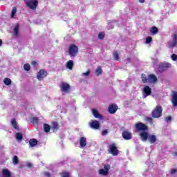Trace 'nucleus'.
I'll use <instances>...</instances> for the list:
<instances>
[{
	"label": "nucleus",
	"mask_w": 177,
	"mask_h": 177,
	"mask_svg": "<svg viewBox=\"0 0 177 177\" xmlns=\"http://www.w3.org/2000/svg\"><path fill=\"white\" fill-rule=\"evenodd\" d=\"M104 32H100L99 35H98V38L99 39H103V38H104Z\"/></svg>",
	"instance_id": "nucleus-34"
},
{
	"label": "nucleus",
	"mask_w": 177,
	"mask_h": 177,
	"mask_svg": "<svg viewBox=\"0 0 177 177\" xmlns=\"http://www.w3.org/2000/svg\"><path fill=\"white\" fill-rule=\"evenodd\" d=\"M2 177H12V173L8 169L2 170Z\"/></svg>",
	"instance_id": "nucleus-17"
},
{
	"label": "nucleus",
	"mask_w": 177,
	"mask_h": 177,
	"mask_svg": "<svg viewBox=\"0 0 177 177\" xmlns=\"http://www.w3.org/2000/svg\"><path fill=\"white\" fill-rule=\"evenodd\" d=\"M171 120H172V118L171 116H167L165 118L166 122H169V121H171Z\"/></svg>",
	"instance_id": "nucleus-40"
},
{
	"label": "nucleus",
	"mask_w": 177,
	"mask_h": 177,
	"mask_svg": "<svg viewBox=\"0 0 177 177\" xmlns=\"http://www.w3.org/2000/svg\"><path fill=\"white\" fill-rule=\"evenodd\" d=\"M171 175H175V174H176V169H172L171 170Z\"/></svg>",
	"instance_id": "nucleus-44"
},
{
	"label": "nucleus",
	"mask_w": 177,
	"mask_h": 177,
	"mask_svg": "<svg viewBox=\"0 0 177 177\" xmlns=\"http://www.w3.org/2000/svg\"><path fill=\"white\" fill-rule=\"evenodd\" d=\"M107 133H109V131H107V130H104L102 132V135H103V136H106V135H107Z\"/></svg>",
	"instance_id": "nucleus-43"
},
{
	"label": "nucleus",
	"mask_w": 177,
	"mask_h": 177,
	"mask_svg": "<svg viewBox=\"0 0 177 177\" xmlns=\"http://www.w3.org/2000/svg\"><path fill=\"white\" fill-rule=\"evenodd\" d=\"M11 124L12 127H14L15 129H19V126H17V123L16 122V120L15 119H12L11 120Z\"/></svg>",
	"instance_id": "nucleus-25"
},
{
	"label": "nucleus",
	"mask_w": 177,
	"mask_h": 177,
	"mask_svg": "<svg viewBox=\"0 0 177 177\" xmlns=\"http://www.w3.org/2000/svg\"><path fill=\"white\" fill-rule=\"evenodd\" d=\"M66 68L68 70H73V67H74V62L73 60H69L66 64Z\"/></svg>",
	"instance_id": "nucleus-18"
},
{
	"label": "nucleus",
	"mask_w": 177,
	"mask_h": 177,
	"mask_svg": "<svg viewBox=\"0 0 177 177\" xmlns=\"http://www.w3.org/2000/svg\"><path fill=\"white\" fill-rule=\"evenodd\" d=\"M20 28V26L19 24H17L13 29V34H14V37H17V35H19V30Z\"/></svg>",
	"instance_id": "nucleus-20"
},
{
	"label": "nucleus",
	"mask_w": 177,
	"mask_h": 177,
	"mask_svg": "<svg viewBox=\"0 0 177 177\" xmlns=\"http://www.w3.org/2000/svg\"><path fill=\"white\" fill-rule=\"evenodd\" d=\"M162 115V107L156 106L155 109L152 111V117L153 118H160Z\"/></svg>",
	"instance_id": "nucleus-5"
},
{
	"label": "nucleus",
	"mask_w": 177,
	"mask_h": 177,
	"mask_svg": "<svg viewBox=\"0 0 177 177\" xmlns=\"http://www.w3.org/2000/svg\"><path fill=\"white\" fill-rule=\"evenodd\" d=\"M110 165H106L104 166V169H100L99 171L100 175L102 176H107L109 175V171H110Z\"/></svg>",
	"instance_id": "nucleus-7"
},
{
	"label": "nucleus",
	"mask_w": 177,
	"mask_h": 177,
	"mask_svg": "<svg viewBox=\"0 0 177 177\" xmlns=\"http://www.w3.org/2000/svg\"><path fill=\"white\" fill-rule=\"evenodd\" d=\"M171 59L173 60V62H176L177 60V55L176 54H172L171 55Z\"/></svg>",
	"instance_id": "nucleus-33"
},
{
	"label": "nucleus",
	"mask_w": 177,
	"mask_h": 177,
	"mask_svg": "<svg viewBox=\"0 0 177 177\" xmlns=\"http://www.w3.org/2000/svg\"><path fill=\"white\" fill-rule=\"evenodd\" d=\"M171 66L172 65L168 62H165L162 65V67H163V68H171Z\"/></svg>",
	"instance_id": "nucleus-27"
},
{
	"label": "nucleus",
	"mask_w": 177,
	"mask_h": 177,
	"mask_svg": "<svg viewBox=\"0 0 177 177\" xmlns=\"http://www.w3.org/2000/svg\"><path fill=\"white\" fill-rule=\"evenodd\" d=\"M15 138L17 140H21L23 139V134H21V133H17Z\"/></svg>",
	"instance_id": "nucleus-26"
},
{
	"label": "nucleus",
	"mask_w": 177,
	"mask_h": 177,
	"mask_svg": "<svg viewBox=\"0 0 177 177\" xmlns=\"http://www.w3.org/2000/svg\"><path fill=\"white\" fill-rule=\"evenodd\" d=\"M3 82L6 85H10L12 84V80L9 78H5Z\"/></svg>",
	"instance_id": "nucleus-32"
},
{
	"label": "nucleus",
	"mask_w": 177,
	"mask_h": 177,
	"mask_svg": "<svg viewBox=\"0 0 177 177\" xmlns=\"http://www.w3.org/2000/svg\"><path fill=\"white\" fill-rule=\"evenodd\" d=\"M90 73H91V72L87 71V72H86V73H83L82 74V75H83V76L85 75L86 77H88V75H89Z\"/></svg>",
	"instance_id": "nucleus-42"
},
{
	"label": "nucleus",
	"mask_w": 177,
	"mask_h": 177,
	"mask_svg": "<svg viewBox=\"0 0 177 177\" xmlns=\"http://www.w3.org/2000/svg\"><path fill=\"white\" fill-rule=\"evenodd\" d=\"M148 82L150 84H156L157 82V77L153 74H150L148 75Z\"/></svg>",
	"instance_id": "nucleus-14"
},
{
	"label": "nucleus",
	"mask_w": 177,
	"mask_h": 177,
	"mask_svg": "<svg viewBox=\"0 0 177 177\" xmlns=\"http://www.w3.org/2000/svg\"><path fill=\"white\" fill-rule=\"evenodd\" d=\"M59 88L62 92L67 93V92L70 91V84L66 82H62L61 84L59 85Z\"/></svg>",
	"instance_id": "nucleus-9"
},
{
	"label": "nucleus",
	"mask_w": 177,
	"mask_h": 177,
	"mask_svg": "<svg viewBox=\"0 0 177 177\" xmlns=\"http://www.w3.org/2000/svg\"><path fill=\"white\" fill-rule=\"evenodd\" d=\"M12 161H13V163L14 164H18V162H19V159L17 158V156H14L13 157V159H12Z\"/></svg>",
	"instance_id": "nucleus-37"
},
{
	"label": "nucleus",
	"mask_w": 177,
	"mask_h": 177,
	"mask_svg": "<svg viewBox=\"0 0 177 177\" xmlns=\"http://www.w3.org/2000/svg\"><path fill=\"white\" fill-rule=\"evenodd\" d=\"M44 175H45V176H47V177L50 176V173H48V172H46V173H44Z\"/></svg>",
	"instance_id": "nucleus-45"
},
{
	"label": "nucleus",
	"mask_w": 177,
	"mask_h": 177,
	"mask_svg": "<svg viewBox=\"0 0 177 177\" xmlns=\"http://www.w3.org/2000/svg\"><path fill=\"white\" fill-rule=\"evenodd\" d=\"M0 46H2V40L0 39Z\"/></svg>",
	"instance_id": "nucleus-49"
},
{
	"label": "nucleus",
	"mask_w": 177,
	"mask_h": 177,
	"mask_svg": "<svg viewBox=\"0 0 177 177\" xmlns=\"http://www.w3.org/2000/svg\"><path fill=\"white\" fill-rule=\"evenodd\" d=\"M109 151L111 154H113V156H118V149L115 144H111L109 146Z\"/></svg>",
	"instance_id": "nucleus-6"
},
{
	"label": "nucleus",
	"mask_w": 177,
	"mask_h": 177,
	"mask_svg": "<svg viewBox=\"0 0 177 177\" xmlns=\"http://www.w3.org/2000/svg\"><path fill=\"white\" fill-rule=\"evenodd\" d=\"M92 113L95 118H102V115L99 114L97 110L93 109Z\"/></svg>",
	"instance_id": "nucleus-21"
},
{
	"label": "nucleus",
	"mask_w": 177,
	"mask_h": 177,
	"mask_svg": "<svg viewBox=\"0 0 177 177\" xmlns=\"http://www.w3.org/2000/svg\"><path fill=\"white\" fill-rule=\"evenodd\" d=\"M45 132H49L50 131V126L48 124H44V125Z\"/></svg>",
	"instance_id": "nucleus-30"
},
{
	"label": "nucleus",
	"mask_w": 177,
	"mask_h": 177,
	"mask_svg": "<svg viewBox=\"0 0 177 177\" xmlns=\"http://www.w3.org/2000/svg\"><path fill=\"white\" fill-rule=\"evenodd\" d=\"M168 48L174 49V48H177V34L174 33L171 35L170 40L167 43Z\"/></svg>",
	"instance_id": "nucleus-2"
},
{
	"label": "nucleus",
	"mask_w": 177,
	"mask_h": 177,
	"mask_svg": "<svg viewBox=\"0 0 177 177\" xmlns=\"http://www.w3.org/2000/svg\"><path fill=\"white\" fill-rule=\"evenodd\" d=\"M127 60H129V59H127Z\"/></svg>",
	"instance_id": "nucleus-52"
},
{
	"label": "nucleus",
	"mask_w": 177,
	"mask_h": 177,
	"mask_svg": "<svg viewBox=\"0 0 177 177\" xmlns=\"http://www.w3.org/2000/svg\"><path fill=\"white\" fill-rule=\"evenodd\" d=\"M142 98L146 99L151 93V88L149 86H145L143 88Z\"/></svg>",
	"instance_id": "nucleus-8"
},
{
	"label": "nucleus",
	"mask_w": 177,
	"mask_h": 177,
	"mask_svg": "<svg viewBox=\"0 0 177 177\" xmlns=\"http://www.w3.org/2000/svg\"><path fill=\"white\" fill-rule=\"evenodd\" d=\"M68 55L71 57H75L78 55V46L71 44L68 48Z\"/></svg>",
	"instance_id": "nucleus-3"
},
{
	"label": "nucleus",
	"mask_w": 177,
	"mask_h": 177,
	"mask_svg": "<svg viewBox=\"0 0 177 177\" xmlns=\"http://www.w3.org/2000/svg\"><path fill=\"white\" fill-rule=\"evenodd\" d=\"M53 128L54 129H57V122H55L53 123Z\"/></svg>",
	"instance_id": "nucleus-41"
},
{
	"label": "nucleus",
	"mask_w": 177,
	"mask_h": 177,
	"mask_svg": "<svg viewBox=\"0 0 177 177\" xmlns=\"http://www.w3.org/2000/svg\"><path fill=\"white\" fill-rule=\"evenodd\" d=\"M32 66H35V64H37V62H32Z\"/></svg>",
	"instance_id": "nucleus-48"
},
{
	"label": "nucleus",
	"mask_w": 177,
	"mask_h": 177,
	"mask_svg": "<svg viewBox=\"0 0 177 177\" xmlns=\"http://www.w3.org/2000/svg\"><path fill=\"white\" fill-rule=\"evenodd\" d=\"M141 78H142V82H144L145 84H146V82H148V77H146L145 74H142L141 75Z\"/></svg>",
	"instance_id": "nucleus-29"
},
{
	"label": "nucleus",
	"mask_w": 177,
	"mask_h": 177,
	"mask_svg": "<svg viewBox=\"0 0 177 177\" xmlns=\"http://www.w3.org/2000/svg\"><path fill=\"white\" fill-rule=\"evenodd\" d=\"M62 177H70V174L68 172H63Z\"/></svg>",
	"instance_id": "nucleus-38"
},
{
	"label": "nucleus",
	"mask_w": 177,
	"mask_h": 177,
	"mask_svg": "<svg viewBox=\"0 0 177 177\" xmlns=\"http://www.w3.org/2000/svg\"><path fill=\"white\" fill-rule=\"evenodd\" d=\"M24 68L26 71H30L31 66H30L29 64H25L24 65Z\"/></svg>",
	"instance_id": "nucleus-31"
},
{
	"label": "nucleus",
	"mask_w": 177,
	"mask_h": 177,
	"mask_svg": "<svg viewBox=\"0 0 177 177\" xmlns=\"http://www.w3.org/2000/svg\"><path fill=\"white\" fill-rule=\"evenodd\" d=\"M114 60H118V52L115 51L113 53Z\"/></svg>",
	"instance_id": "nucleus-36"
},
{
	"label": "nucleus",
	"mask_w": 177,
	"mask_h": 177,
	"mask_svg": "<svg viewBox=\"0 0 177 177\" xmlns=\"http://www.w3.org/2000/svg\"><path fill=\"white\" fill-rule=\"evenodd\" d=\"M158 71H160V73L162 71L161 70V67H159Z\"/></svg>",
	"instance_id": "nucleus-50"
},
{
	"label": "nucleus",
	"mask_w": 177,
	"mask_h": 177,
	"mask_svg": "<svg viewBox=\"0 0 177 177\" xmlns=\"http://www.w3.org/2000/svg\"><path fill=\"white\" fill-rule=\"evenodd\" d=\"M25 3L30 9L35 10L38 6V0H26L25 1Z\"/></svg>",
	"instance_id": "nucleus-4"
},
{
	"label": "nucleus",
	"mask_w": 177,
	"mask_h": 177,
	"mask_svg": "<svg viewBox=\"0 0 177 177\" xmlns=\"http://www.w3.org/2000/svg\"><path fill=\"white\" fill-rule=\"evenodd\" d=\"M172 104L174 107H176L177 106V91H172Z\"/></svg>",
	"instance_id": "nucleus-13"
},
{
	"label": "nucleus",
	"mask_w": 177,
	"mask_h": 177,
	"mask_svg": "<svg viewBox=\"0 0 177 177\" xmlns=\"http://www.w3.org/2000/svg\"><path fill=\"white\" fill-rule=\"evenodd\" d=\"M80 145L81 147H85L86 146V138L85 137L80 138Z\"/></svg>",
	"instance_id": "nucleus-19"
},
{
	"label": "nucleus",
	"mask_w": 177,
	"mask_h": 177,
	"mask_svg": "<svg viewBox=\"0 0 177 177\" xmlns=\"http://www.w3.org/2000/svg\"><path fill=\"white\" fill-rule=\"evenodd\" d=\"M48 75V72L44 71V69H41L39 71V72L37 73V79L41 81V80H44L45 77Z\"/></svg>",
	"instance_id": "nucleus-10"
},
{
	"label": "nucleus",
	"mask_w": 177,
	"mask_h": 177,
	"mask_svg": "<svg viewBox=\"0 0 177 177\" xmlns=\"http://www.w3.org/2000/svg\"><path fill=\"white\" fill-rule=\"evenodd\" d=\"M147 140H149L151 145H154V143L157 142V136L154 134H149Z\"/></svg>",
	"instance_id": "nucleus-12"
},
{
	"label": "nucleus",
	"mask_w": 177,
	"mask_h": 177,
	"mask_svg": "<svg viewBox=\"0 0 177 177\" xmlns=\"http://www.w3.org/2000/svg\"><path fill=\"white\" fill-rule=\"evenodd\" d=\"M122 137L123 139H125L126 140H129V139H132V133L129 131H124L122 133Z\"/></svg>",
	"instance_id": "nucleus-16"
},
{
	"label": "nucleus",
	"mask_w": 177,
	"mask_h": 177,
	"mask_svg": "<svg viewBox=\"0 0 177 177\" xmlns=\"http://www.w3.org/2000/svg\"><path fill=\"white\" fill-rule=\"evenodd\" d=\"M38 142L35 139H31L29 141V145L30 147H34V146H37Z\"/></svg>",
	"instance_id": "nucleus-22"
},
{
	"label": "nucleus",
	"mask_w": 177,
	"mask_h": 177,
	"mask_svg": "<svg viewBox=\"0 0 177 177\" xmlns=\"http://www.w3.org/2000/svg\"><path fill=\"white\" fill-rule=\"evenodd\" d=\"M102 73H103V71H102V67L99 66L95 71V74L96 75L99 76L102 74Z\"/></svg>",
	"instance_id": "nucleus-28"
},
{
	"label": "nucleus",
	"mask_w": 177,
	"mask_h": 177,
	"mask_svg": "<svg viewBox=\"0 0 177 177\" xmlns=\"http://www.w3.org/2000/svg\"><path fill=\"white\" fill-rule=\"evenodd\" d=\"M139 2H140V3H144L145 0H139Z\"/></svg>",
	"instance_id": "nucleus-47"
},
{
	"label": "nucleus",
	"mask_w": 177,
	"mask_h": 177,
	"mask_svg": "<svg viewBox=\"0 0 177 177\" xmlns=\"http://www.w3.org/2000/svg\"><path fill=\"white\" fill-rule=\"evenodd\" d=\"M117 110H118V106L115 104H111L108 108V111L110 114H114Z\"/></svg>",
	"instance_id": "nucleus-11"
},
{
	"label": "nucleus",
	"mask_w": 177,
	"mask_h": 177,
	"mask_svg": "<svg viewBox=\"0 0 177 177\" xmlns=\"http://www.w3.org/2000/svg\"><path fill=\"white\" fill-rule=\"evenodd\" d=\"M158 31V29L157 28V27H153L150 30L151 34L152 35H156V34H157Z\"/></svg>",
	"instance_id": "nucleus-24"
},
{
	"label": "nucleus",
	"mask_w": 177,
	"mask_h": 177,
	"mask_svg": "<svg viewBox=\"0 0 177 177\" xmlns=\"http://www.w3.org/2000/svg\"><path fill=\"white\" fill-rule=\"evenodd\" d=\"M32 122L33 124H38V118H32Z\"/></svg>",
	"instance_id": "nucleus-39"
},
{
	"label": "nucleus",
	"mask_w": 177,
	"mask_h": 177,
	"mask_svg": "<svg viewBox=\"0 0 177 177\" xmlns=\"http://www.w3.org/2000/svg\"><path fill=\"white\" fill-rule=\"evenodd\" d=\"M90 127L93 129H99L100 124L99 123V121L94 120L90 122Z\"/></svg>",
	"instance_id": "nucleus-15"
},
{
	"label": "nucleus",
	"mask_w": 177,
	"mask_h": 177,
	"mask_svg": "<svg viewBox=\"0 0 177 177\" xmlns=\"http://www.w3.org/2000/svg\"><path fill=\"white\" fill-rule=\"evenodd\" d=\"M136 128L140 132V137L142 142H147L149 139V132H147V126L143 123H137Z\"/></svg>",
	"instance_id": "nucleus-1"
},
{
	"label": "nucleus",
	"mask_w": 177,
	"mask_h": 177,
	"mask_svg": "<svg viewBox=\"0 0 177 177\" xmlns=\"http://www.w3.org/2000/svg\"><path fill=\"white\" fill-rule=\"evenodd\" d=\"M17 12V8L16 7H13L11 12V19H15Z\"/></svg>",
	"instance_id": "nucleus-23"
},
{
	"label": "nucleus",
	"mask_w": 177,
	"mask_h": 177,
	"mask_svg": "<svg viewBox=\"0 0 177 177\" xmlns=\"http://www.w3.org/2000/svg\"><path fill=\"white\" fill-rule=\"evenodd\" d=\"M147 121H149V122H151V118H147Z\"/></svg>",
	"instance_id": "nucleus-46"
},
{
	"label": "nucleus",
	"mask_w": 177,
	"mask_h": 177,
	"mask_svg": "<svg viewBox=\"0 0 177 177\" xmlns=\"http://www.w3.org/2000/svg\"><path fill=\"white\" fill-rule=\"evenodd\" d=\"M174 156H177V152H175V153H174Z\"/></svg>",
	"instance_id": "nucleus-51"
},
{
	"label": "nucleus",
	"mask_w": 177,
	"mask_h": 177,
	"mask_svg": "<svg viewBox=\"0 0 177 177\" xmlns=\"http://www.w3.org/2000/svg\"><path fill=\"white\" fill-rule=\"evenodd\" d=\"M153 39H151V37H147L145 39V44H150Z\"/></svg>",
	"instance_id": "nucleus-35"
}]
</instances>
